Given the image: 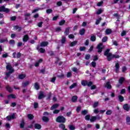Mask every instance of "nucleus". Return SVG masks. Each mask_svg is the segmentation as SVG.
<instances>
[{"mask_svg": "<svg viewBox=\"0 0 130 130\" xmlns=\"http://www.w3.org/2000/svg\"><path fill=\"white\" fill-rule=\"evenodd\" d=\"M110 50L109 49H107V50L105 51L104 55L107 56V60L109 61H110L113 58H119L120 56L117 54H112L111 53H110Z\"/></svg>", "mask_w": 130, "mask_h": 130, "instance_id": "f257e3e1", "label": "nucleus"}, {"mask_svg": "<svg viewBox=\"0 0 130 130\" xmlns=\"http://www.w3.org/2000/svg\"><path fill=\"white\" fill-rule=\"evenodd\" d=\"M6 69L8 72V73H6V76L7 77L11 76V74H13V73L14 72V69H13V67H12V65L10 63L7 64V66H6Z\"/></svg>", "mask_w": 130, "mask_h": 130, "instance_id": "f03ea898", "label": "nucleus"}, {"mask_svg": "<svg viewBox=\"0 0 130 130\" xmlns=\"http://www.w3.org/2000/svg\"><path fill=\"white\" fill-rule=\"evenodd\" d=\"M57 122H66V118L62 116H59L56 119Z\"/></svg>", "mask_w": 130, "mask_h": 130, "instance_id": "7ed1b4c3", "label": "nucleus"}, {"mask_svg": "<svg viewBox=\"0 0 130 130\" xmlns=\"http://www.w3.org/2000/svg\"><path fill=\"white\" fill-rule=\"evenodd\" d=\"M92 84L93 83H92V82H88L86 80H83L81 81V85H82V86H88V87H90L92 86Z\"/></svg>", "mask_w": 130, "mask_h": 130, "instance_id": "20e7f679", "label": "nucleus"}, {"mask_svg": "<svg viewBox=\"0 0 130 130\" xmlns=\"http://www.w3.org/2000/svg\"><path fill=\"white\" fill-rule=\"evenodd\" d=\"M103 48H104V46H103V44L102 43L99 44L96 47L98 52H99V53H101V52H102V49Z\"/></svg>", "mask_w": 130, "mask_h": 130, "instance_id": "39448f33", "label": "nucleus"}, {"mask_svg": "<svg viewBox=\"0 0 130 130\" xmlns=\"http://www.w3.org/2000/svg\"><path fill=\"white\" fill-rule=\"evenodd\" d=\"M0 12H5V13H9L10 9L6 8L5 6H2L0 7Z\"/></svg>", "mask_w": 130, "mask_h": 130, "instance_id": "423d86ee", "label": "nucleus"}, {"mask_svg": "<svg viewBox=\"0 0 130 130\" xmlns=\"http://www.w3.org/2000/svg\"><path fill=\"white\" fill-rule=\"evenodd\" d=\"M16 114H12L11 115L8 116L7 117V120H11V119H14V118H15Z\"/></svg>", "mask_w": 130, "mask_h": 130, "instance_id": "0eeeda50", "label": "nucleus"}, {"mask_svg": "<svg viewBox=\"0 0 130 130\" xmlns=\"http://www.w3.org/2000/svg\"><path fill=\"white\" fill-rule=\"evenodd\" d=\"M123 108L124 110H126V111H128V110H129L130 106H128V104H125L124 105Z\"/></svg>", "mask_w": 130, "mask_h": 130, "instance_id": "6e6552de", "label": "nucleus"}, {"mask_svg": "<svg viewBox=\"0 0 130 130\" xmlns=\"http://www.w3.org/2000/svg\"><path fill=\"white\" fill-rule=\"evenodd\" d=\"M48 45V42H43L41 43V46L42 47L47 46Z\"/></svg>", "mask_w": 130, "mask_h": 130, "instance_id": "1a4fd4ad", "label": "nucleus"}, {"mask_svg": "<svg viewBox=\"0 0 130 130\" xmlns=\"http://www.w3.org/2000/svg\"><path fill=\"white\" fill-rule=\"evenodd\" d=\"M29 84H30V82L25 81L22 83V87H27V86H28Z\"/></svg>", "mask_w": 130, "mask_h": 130, "instance_id": "9d476101", "label": "nucleus"}, {"mask_svg": "<svg viewBox=\"0 0 130 130\" xmlns=\"http://www.w3.org/2000/svg\"><path fill=\"white\" fill-rule=\"evenodd\" d=\"M9 99H15L16 95L11 94L8 96Z\"/></svg>", "mask_w": 130, "mask_h": 130, "instance_id": "9b49d317", "label": "nucleus"}, {"mask_svg": "<svg viewBox=\"0 0 130 130\" xmlns=\"http://www.w3.org/2000/svg\"><path fill=\"white\" fill-rule=\"evenodd\" d=\"M42 98H44V94H43V92L41 91L39 95L38 99H42Z\"/></svg>", "mask_w": 130, "mask_h": 130, "instance_id": "f8f14e48", "label": "nucleus"}, {"mask_svg": "<svg viewBox=\"0 0 130 130\" xmlns=\"http://www.w3.org/2000/svg\"><path fill=\"white\" fill-rule=\"evenodd\" d=\"M19 79L20 80H22L23 79H25L26 78V75L25 74H20L18 76Z\"/></svg>", "mask_w": 130, "mask_h": 130, "instance_id": "ddd939ff", "label": "nucleus"}, {"mask_svg": "<svg viewBox=\"0 0 130 130\" xmlns=\"http://www.w3.org/2000/svg\"><path fill=\"white\" fill-rule=\"evenodd\" d=\"M59 105L57 104H55V105H53L51 107V110H53V109H55L56 108H57V107H58Z\"/></svg>", "mask_w": 130, "mask_h": 130, "instance_id": "4468645a", "label": "nucleus"}, {"mask_svg": "<svg viewBox=\"0 0 130 130\" xmlns=\"http://www.w3.org/2000/svg\"><path fill=\"white\" fill-rule=\"evenodd\" d=\"M28 39H29V37H28V35H25L24 36L23 38V41L24 42H27V41H28Z\"/></svg>", "mask_w": 130, "mask_h": 130, "instance_id": "2eb2a0df", "label": "nucleus"}, {"mask_svg": "<svg viewBox=\"0 0 130 130\" xmlns=\"http://www.w3.org/2000/svg\"><path fill=\"white\" fill-rule=\"evenodd\" d=\"M115 68H116V73H118V71L119 70V63H116Z\"/></svg>", "mask_w": 130, "mask_h": 130, "instance_id": "dca6fc26", "label": "nucleus"}, {"mask_svg": "<svg viewBox=\"0 0 130 130\" xmlns=\"http://www.w3.org/2000/svg\"><path fill=\"white\" fill-rule=\"evenodd\" d=\"M112 31L111 30V29H109V28H108L107 29H106L105 30V33L106 34H107V35H109V34H111V32Z\"/></svg>", "mask_w": 130, "mask_h": 130, "instance_id": "f3484780", "label": "nucleus"}, {"mask_svg": "<svg viewBox=\"0 0 130 130\" xmlns=\"http://www.w3.org/2000/svg\"><path fill=\"white\" fill-rule=\"evenodd\" d=\"M77 100H78V96H74L72 97V102H76Z\"/></svg>", "mask_w": 130, "mask_h": 130, "instance_id": "a211bd4d", "label": "nucleus"}, {"mask_svg": "<svg viewBox=\"0 0 130 130\" xmlns=\"http://www.w3.org/2000/svg\"><path fill=\"white\" fill-rule=\"evenodd\" d=\"M35 128H37V129H40L41 128V125L39 124H36L35 125Z\"/></svg>", "mask_w": 130, "mask_h": 130, "instance_id": "6ab92c4d", "label": "nucleus"}, {"mask_svg": "<svg viewBox=\"0 0 130 130\" xmlns=\"http://www.w3.org/2000/svg\"><path fill=\"white\" fill-rule=\"evenodd\" d=\"M106 87L107 88V89H110L111 88V85H110V83L109 82H107Z\"/></svg>", "mask_w": 130, "mask_h": 130, "instance_id": "aec40b11", "label": "nucleus"}, {"mask_svg": "<svg viewBox=\"0 0 130 130\" xmlns=\"http://www.w3.org/2000/svg\"><path fill=\"white\" fill-rule=\"evenodd\" d=\"M96 119H97L96 116H92L90 118V121H91V122H93V121H95Z\"/></svg>", "mask_w": 130, "mask_h": 130, "instance_id": "412c9836", "label": "nucleus"}, {"mask_svg": "<svg viewBox=\"0 0 130 130\" xmlns=\"http://www.w3.org/2000/svg\"><path fill=\"white\" fill-rule=\"evenodd\" d=\"M42 61V59H40L39 60L35 63V67H39V63H41Z\"/></svg>", "mask_w": 130, "mask_h": 130, "instance_id": "4be33fe9", "label": "nucleus"}, {"mask_svg": "<svg viewBox=\"0 0 130 130\" xmlns=\"http://www.w3.org/2000/svg\"><path fill=\"white\" fill-rule=\"evenodd\" d=\"M42 119L43 121H44L45 122H47L49 120V119H48L47 117H45V116L43 117Z\"/></svg>", "mask_w": 130, "mask_h": 130, "instance_id": "5701e85b", "label": "nucleus"}, {"mask_svg": "<svg viewBox=\"0 0 130 130\" xmlns=\"http://www.w3.org/2000/svg\"><path fill=\"white\" fill-rule=\"evenodd\" d=\"M85 29L84 28L80 30L79 31L80 35H84L85 34Z\"/></svg>", "mask_w": 130, "mask_h": 130, "instance_id": "b1692460", "label": "nucleus"}, {"mask_svg": "<svg viewBox=\"0 0 130 130\" xmlns=\"http://www.w3.org/2000/svg\"><path fill=\"white\" fill-rule=\"evenodd\" d=\"M7 90H8V92H12L13 91V89L11 88L9 86H7L6 87Z\"/></svg>", "mask_w": 130, "mask_h": 130, "instance_id": "393cba45", "label": "nucleus"}, {"mask_svg": "<svg viewBox=\"0 0 130 130\" xmlns=\"http://www.w3.org/2000/svg\"><path fill=\"white\" fill-rule=\"evenodd\" d=\"M14 29H15V30H18V31H21V27H19V26H14Z\"/></svg>", "mask_w": 130, "mask_h": 130, "instance_id": "a878e982", "label": "nucleus"}, {"mask_svg": "<svg viewBox=\"0 0 130 130\" xmlns=\"http://www.w3.org/2000/svg\"><path fill=\"white\" fill-rule=\"evenodd\" d=\"M69 127L70 130H75L76 129V127H75V126L73 125H70L69 126Z\"/></svg>", "mask_w": 130, "mask_h": 130, "instance_id": "bb28decb", "label": "nucleus"}, {"mask_svg": "<svg viewBox=\"0 0 130 130\" xmlns=\"http://www.w3.org/2000/svg\"><path fill=\"white\" fill-rule=\"evenodd\" d=\"M91 41H95L96 40V36H91L90 37Z\"/></svg>", "mask_w": 130, "mask_h": 130, "instance_id": "cd10ccee", "label": "nucleus"}, {"mask_svg": "<svg viewBox=\"0 0 130 130\" xmlns=\"http://www.w3.org/2000/svg\"><path fill=\"white\" fill-rule=\"evenodd\" d=\"M77 43H78V42L74 41L73 42L71 43L70 46L71 47L75 46V45H76Z\"/></svg>", "mask_w": 130, "mask_h": 130, "instance_id": "c85d7f7f", "label": "nucleus"}, {"mask_svg": "<svg viewBox=\"0 0 130 130\" xmlns=\"http://www.w3.org/2000/svg\"><path fill=\"white\" fill-rule=\"evenodd\" d=\"M76 86H77V83H74L71 86H70V89H74V88H75V87H76Z\"/></svg>", "mask_w": 130, "mask_h": 130, "instance_id": "c756f323", "label": "nucleus"}, {"mask_svg": "<svg viewBox=\"0 0 130 130\" xmlns=\"http://www.w3.org/2000/svg\"><path fill=\"white\" fill-rule=\"evenodd\" d=\"M118 98L120 102H122V101H123L124 100L123 96H122V95H119Z\"/></svg>", "mask_w": 130, "mask_h": 130, "instance_id": "7c9ffc66", "label": "nucleus"}, {"mask_svg": "<svg viewBox=\"0 0 130 130\" xmlns=\"http://www.w3.org/2000/svg\"><path fill=\"white\" fill-rule=\"evenodd\" d=\"M69 32H70V28H66L64 31L65 35H69Z\"/></svg>", "mask_w": 130, "mask_h": 130, "instance_id": "2f4dec72", "label": "nucleus"}, {"mask_svg": "<svg viewBox=\"0 0 130 130\" xmlns=\"http://www.w3.org/2000/svg\"><path fill=\"white\" fill-rule=\"evenodd\" d=\"M112 113V111L111 110H109L106 112L107 115H110Z\"/></svg>", "mask_w": 130, "mask_h": 130, "instance_id": "473e14b6", "label": "nucleus"}, {"mask_svg": "<svg viewBox=\"0 0 130 130\" xmlns=\"http://www.w3.org/2000/svg\"><path fill=\"white\" fill-rule=\"evenodd\" d=\"M35 89H36V90H39V84H38V83H36L35 84Z\"/></svg>", "mask_w": 130, "mask_h": 130, "instance_id": "72a5a7b5", "label": "nucleus"}, {"mask_svg": "<svg viewBox=\"0 0 130 130\" xmlns=\"http://www.w3.org/2000/svg\"><path fill=\"white\" fill-rule=\"evenodd\" d=\"M123 81H124V78L123 77H121L119 80V84H122Z\"/></svg>", "mask_w": 130, "mask_h": 130, "instance_id": "f704fd0d", "label": "nucleus"}, {"mask_svg": "<svg viewBox=\"0 0 130 130\" xmlns=\"http://www.w3.org/2000/svg\"><path fill=\"white\" fill-rule=\"evenodd\" d=\"M59 127H60V128H61L62 129H64L66 126L63 124H60L59 125Z\"/></svg>", "mask_w": 130, "mask_h": 130, "instance_id": "c9c22d12", "label": "nucleus"}, {"mask_svg": "<svg viewBox=\"0 0 130 130\" xmlns=\"http://www.w3.org/2000/svg\"><path fill=\"white\" fill-rule=\"evenodd\" d=\"M64 23H66L65 20H61L59 22V25L60 26H62V25H63V24H64Z\"/></svg>", "mask_w": 130, "mask_h": 130, "instance_id": "e433bc0d", "label": "nucleus"}, {"mask_svg": "<svg viewBox=\"0 0 130 130\" xmlns=\"http://www.w3.org/2000/svg\"><path fill=\"white\" fill-rule=\"evenodd\" d=\"M108 39V38L107 37H104L103 39H102V42H106V41H107V40Z\"/></svg>", "mask_w": 130, "mask_h": 130, "instance_id": "4c0bfd02", "label": "nucleus"}, {"mask_svg": "<svg viewBox=\"0 0 130 130\" xmlns=\"http://www.w3.org/2000/svg\"><path fill=\"white\" fill-rule=\"evenodd\" d=\"M98 105H99V102H94V103L93 104V107H94V108L97 107V106H98Z\"/></svg>", "mask_w": 130, "mask_h": 130, "instance_id": "58836bf2", "label": "nucleus"}, {"mask_svg": "<svg viewBox=\"0 0 130 130\" xmlns=\"http://www.w3.org/2000/svg\"><path fill=\"white\" fill-rule=\"evenodd\" d=\"M39 51H40V52H41V53H44V52H45V49H44L42 48H41L39 49Z\"/></svg>", "mask_w": 130, "mask_h": 130, "instance_id": "ea45409f", "label": "nucleus"}, {"mask_svg": "<svg viewBox=\"0 0 130 130\" xmlns=\"http://www.w3.org/2000/svg\"><path fill=\"white\" fill-rule=\"evenodd\" d=\"M6 41H8V39L6 38L5 39H1L0 43H4V42H6Z\"/></svg>", "mask_w": 130, "mask_h": 130, "instance_id": "a19ab883", "label": "nucleus"}, {"mask_svg": "<svg viewBox=\"0 0 130 130\" xmlns=\"http://www.w3.org/2000/svg\"><path fill=\"white\" fill-rule=\"evenodd\" d=\"M81 113L83 115H86V114L88 113V111L85 110L84 111H82Z\"/></svg>", "mask_w": 130, "mask_h": 130, "instance_id": "79ce46f5", "label": "nucleus"}, {"mask_svg": "<svg viewBox=\"0 0 130 130\" xmlns=\"http://www.w3.org/2000/svg\"><path fill=\"white\" fill-rule=\"evenodd\" d=\"M101 20H102L101 18H100L98 20H96L95 22V25H98V24L100 23V21H101Z\"/></svg>", "mask_w": 130, "mask_h": 130, "instance_id": "37998d69", "label": "nucleus"}, {"mask_svg": "<svg viewBox=\"0 0 130 130\" xmlns=\"http://www.w3.org/2000/svg\"><path fill=\"white\" fill-rule=\"evenodd\" d=\"M102 13V9H99L96 11L97 15H100Z\"/></svg>", "mask_w": 130, "mask_h": 130, "instance_id": "c03bdc74", "label": "nucleus"}, {"mask_svg": "<svg viewBox=\"0 0 130 130\" xmlns=\"http://www.w3.org/2000/svg\"><path fill=\"white\" fill-rule=\"evenodd\" d=\"M40 10H41V9L40 8L36 9L32 11V13H36V12H38V11H40Z\"/></svg>", "mask_w": 130, "mask_h": 130, "instance_id": "a18cd8bd", "label": "nucleus"}, {"mask_svg": "<svg viewBox=\"0 0 130 130\" xmlns=\"http://www.w3.org/2000/svg\"><path fill=\"white\" fill-rule=\"evenodd\" d=\"M85 119H86V120H90V115H87L85 116Z\"/></svg>", "mask_w": 130, "mask_h": 130, "instance_id": "49530a36", "label": "nucleus"}, {"mask_svg": "<svg viewBox=\"0 0 130 130\" xmlns=\"http://www.w3.org/2000/svg\"><path fill=\"white\" fill-rule=\"evenodd\" d=\"M66 37H62V40H61V43H64L66 42Z\"/></svg>", "mask_w": 130, "mask_h": 130, "instance_id": "de8ad7c7", "label": "nucleus"}, {"mask_svg": "<svg viewBox=\"0 0 130 130\" xmlns=\"http://www.w3.org/2000/svg\"><path fill=\"white\" fill-rule=\"evenodd\" d=\"M27 117L29 119H33V116L31 114H28Z\"/></svg>", "mask_w": 130, "mask_h": 130, "instance_id": "09e8293b", "label": "nucleus"}, {"mask_svg": "<svg viewBox=\"0 0 130 130\" xmlns=\"http://www.w3.org/2000/svg\"><path fill=\"white\" fill-rule=\"evenodd\" d=\"M46 12L47 14H50L51 13H52V10L51 9H48L46 10Z\"/></svg>", "mask_w": 130, "mask_h": 130, "instance_id": "8fccbe9b", "label": "nucleus"}, {"mask_svg": "<svg viewBox=\"0 0 130 130\" xmlns=\"http://www.w3.org/2000/svg\"><path fill=\"white\" fill-rule=\"evenodd\" d=\"M69 38H70V39H73V38H75V36H74V35H70L69 36Z\"/></svg>", "mask_w": 130, "mask_h": 130, "instance_id": "3c124183", "label": "nucleus"}, {"mask_svg": "<svg viewBox=\"0 0 130 130\" xmlns=\"http://www.w3.org/2000/svg\"><path fill=\"white\" fill-rule=\"evenodd\" d=\"M67 78H70V77H72V73H71V72H68V73H67Z\"/></svg>", "mask_w": 130, "mask_h": 130, "instance_id": "603ef678", "label": "nucleus"}, {"mask_svg": "<svg viewBox=\"0 0 130 130\" xmlns=\"http://www.w3.org/2000/svg\"><path fill=\"white\" fill-rule=\"evenodd\" d=\"M16 18L17 17L16 16H12L10 18V19L11 20V21H15Z\"/></svg>", "mask_w": 130, "mask_h": 130, "instance_id": "864d4df0", "label": "nucleus"}, {"mask_svg": "<svg viewBox=\"0 0 130 130\" xmlns=\"http://www.w3.org/2000/svg\"><path fill=\"white\" fill-rule=\"evenodd\" d=\"M85 49H86V47H81L80 48V51H84V50H85Z\"/></svg>", "mask_w": 130, "mask_h": 130, "instance_id": "5fc2aeb1", "label": "nucleus"}, {"mask_svg": "<svg viewBox=\"0 0 130 130\" xmlns=\"http://www.w3.org/2000/svg\"><path fill=\"white\" fill-rule=\"evenodd\" d=\"M103 4V2L102 1L99 2V4H97L98 7H101L102 6V4Z\"/></svg>", "mask_w": 130, "mask_h": 130, "instance_id": "6e6d98bb", "label": "nucleus"}, {"mask_svg": "<svg viewBox=\"0 0 130 130\" xmlns=\"http://www.w3.org/2000/svg\"><path fill=\"white\" fill-rule=\"evenodd\" d=\"M91 66L95 68L96 67V62L95 61H92L91 62Z\"/></svg>", "mask_w": 130, "mask_h": 130, "instance_id": "4d7b16f0", "label": "nucleus"}, {"mask_svg": "<svg viewBox=\"0 0 130 130\" xmlns=\"http://www.w3.org/2000/svg\"><path fill=\"white\" fill-rule=\"evenodd\" d=\"M124 93H125V89H121L120 91V94H124Z\"/></svg>", "mask_w": 130, "mask_h": 130, "instance_id": "13d9d810", "label": "nucleus"}, {"mask_svg": "<svg viewBox=\"0 0 130 130\" xmlns=\"http://www.w3.org/2000/svg\"><path fill=\"white\" fill-rule=\"evenodd\" d=\"M59 111H60L59 110H55L53 111V113L57 114V113H59Z\"/></svg>", "mask_w": 130, "mask_h": 130, "instance_id": "bf43d9fd", "label": "nucleus"}, {"mask_svg": "<svg viewBox=\"0 0 130 130\" xmlns=\"http://www.w3.org/2000/svg\"><path fill=\"white\" fill-rule=\"evenodd\" d=\"M20 127L21 128H23V127H24V121H22V122L20 124Z\"/></svg>", "mask_w": 130, "mask_h": 130, "instance_id": "052dcab7", "label": "nucleus"}, {"mask_svg": "<svg viewBox=\"0 0 130 130\" xmlns=\"http://www.w3.org/2000/svg\"><path fill=\"white\" fill-rule=\"evenodd\" d=\"M56 32H60V31H61V28H60V27H57L56 28Z\"/></svg>", "mask_w": 130, "mask_h": 130, "instance_id": "680f3d73", "label": "nucleus"}, {"mask_svg": "<svg viewBox=\"0 0 130 130\" xmlns=\"http://www.w3.org/2000/svg\"><path fill=\"white\" fill-rule=\"evenodd\" d=\"M10 44H15V41L14 40H11L10 41Z\"/></svg>", "mask_w": 130, "mask_h": 130, "instance_id": "e2e57ef3", "label": "nucleus"}, {"mask_svg": "<svg viewBox=\"0 0 130 130\" xmlns=\"http://www.w3.org/2000/svg\"><path fill=\"white\" fill-rule=\"evenodd\" d=\"M126 34V32L124 30H123L121 33V36H125V35Z\"/></svg>", "mask_w": 130, "mask_h": 130, "instance_id": "0e129e2a", "label": "nucleus"}, {"mask_svg": "<svg viewBox=\"0 0 130 130\" xmlns=\"http://www.w3.org/2000/svg\"><path fill=\"white\" fill-rule=\"evenodd\" d=\"M126 122H130V117H127L126 118Z\"/></svg>", "mask_w": 130, "mask_h": 130, "instance_id": "69168bd1", "label": "nucleus"}, {"mask_svg": "<svg viewBox=\"0 0 130 130\" xmlns=\"http://www.w3.org/2000/svg\"><path fill=\"white\" fill-rule=\"evenodd\" d=\"M90 59V55L87 54L85 56V59Z\"/></svg>", "mask_w": 130, "mask_h": 130, "instance_id": "338daca9", "label": "nucleus"}, {"mask_svg": "<svg viewBox=\"0 0 130 130\" xmlns=\"http://www.w3.org/2000/svg\"><path fill=\"white\" fill-rule=\"evenodd\" d=\"M62 5V3L61 2H58L57 3V5H58L59 7L61 6Z\"/></svg>", "mask_w": 130, "mask_h": 130, "instance_id": "774afa93", "label": "nucleus"}]
</instances>
